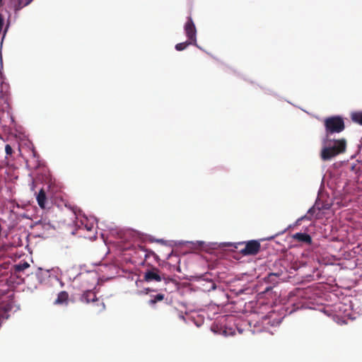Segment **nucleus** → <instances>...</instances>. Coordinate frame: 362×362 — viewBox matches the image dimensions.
<instances>
[{
  "instance_id": "obj_1",
  "label": "nucleus",
  "mask_w": 362,
  "mask_h": 362,
  "mask_svg": "<svg viewBox=\"0 0 362 362\" xmlns=\"http://www.w3.org/2000/svg\"><path fill=\"white\" fill-rule=\"evenodd\" d=\"M329 141L325 142V137L322 139L323 147L320 152L321 159L324 161L329 160L332 158L341 154L346 151V140L344 138L334 139L330 136Z\"/></svg>"
},
{
  "instance_id": "obj_2",
  "label": "nucleus",
  "mask_w": 362,
  "mask_h": 362,
  "mask_svg": "<svg viewBox=\"0 0 362 362\" xmlns=\"http://www.w3.org/2000/svg\"><path fill=\"white\" fill-rule=\"evenodd\" d=\"M325 129V142L331 141L330 136L334 134H338L345 129V124L343 118L340 116H332L324 119Z\"/></svg>"
},
{
  "instance_id": "obj_3",
  "label": "nucleus",
  "mask_w": 362,
  "mask_h": 362,
  "mask_svg": "<svg viewBox=\"0 0 362 362\" xmlns=\"http://www.w3.org/2000/svg\"><path fill=\"white\" fill-rule=\"evenodd\" d=\"M185 35L192 45L197 46V29L191 16L187 18V21L184 26Z\"/></svg>"
},
{
  "instance_id": "obj_4",
  "label": "nucleus",
  "mask_w": 362,
  "mask_h": 362,
  "mask_svg": "<svg viewBox=\"0 0 362 362\" xmlns=\"http://www.w3.org/2000/svg\"><path fill=\"white\" fill-rule=\"evenodd\" d=\"M245 244V247L240 250V253L244 256L256 255L260 250L261 245L257 240H249Z\"/></svg>"
},
{
  "instance_id": "obj_5",
  "label": "nucleus",
  "mask_w": 362,
  "mask_h": 362,
  "mask_svg": "<svg viewBox=\"0 0 362 362\" xmlns=\"http://www.w3.org/2000/svg\"><path fill=\"white\" fill-rule=\"evenodd\" d=\"M163 274L156 267H151L147 269L144 275V280L146 282H160L163 279Z\"/></svg>"
},
{
  "instance_id": "obj_6",
  "label": "nucleus",
  "mask_w": 362,
  "mask_h": 362,
  "mask_svg": "<svg viewBox=\"0 0 362 362\" xmlns=\"http://www.w3.org/2000/svg\"><path fill=\"white\" fill-rule=\"evenodd\" d=\"M293 238L298 242L303 243L307 245L312 243L311 236L305 233H296L293 235Z\"/></svg>"
},
{
  "instance_id": "obj_7",
  "label": "nucleus",
  "mask_w": 362,
  "mask_h": 362,
  "mask_svg": "<svg viewBox=\"0 0 362 362\" xmlns=\"http://www.w3.org/2000/svg\"><path fill=\"white\" fill-rule=\"evenodd\" d=\"M81 300L86 303H89L90 302L97 301L98 299L96 298L95 293L91 291L88 290L86 291L81 297Z\"/></svg>"
},
{
  "instance_id": "obj_8",
  "label": "nucleus",
  "mask_w": 362,
  "mask_h": 362,
  "mask_svg": "<svg viewBox=\"0 0 362 362\" xmlns=\"http://www.w3.org/2000/svg\"><path fill=\"white\" fill-rule=\"evenodd\" d=\"M36 199L39 206L41 209H45L46 208L47 196L43 189H41L40 190L37 195Z\"/></svg>"
},
{
  "instance_id": "obj_9",
  "label": "nucleus",
  "mask_w": 362,
  "mask_h": 362,
  "mask_svg": "<svg viewBox=\"0 0 362 362\" xmlns=\"http://www.w3.org/2000/svg\"><path fill=\"white\" fill-rule=\"evenodd\" d=\"M69 298V294L66 291H61L58 293L57 299L54 300V303L55 305H61L64 303H66Z\"/></svg>"
},
{
  "instance_id": "obj_10",
  "label": "nucleus",
  "mask_w": 362,
  "mask_h": 362,
  "mask_svg": "<svg viewBox=\"0 0 362 362\" xmlns=\"http://www.w3.org/2000/svg\"><path fill=\"white\" fill-rule=\"evenodd\" d=\"M165 298V295L163 293H158L152 296L151 299L148 300V304L151 306L154 305L156 303L162 301Z\"/></svg>"
},
{
  "instance_id": "obj_11",
  "label": "nucleus",
  "mask_w": 362,
  "mask_h": 362,
  "mask_svg": "<svg viewBox=\"0 0 362 362\" xmlns=\"http://www.w3.org/2000/svg\"><path fill=\"white\" fill-rule=\"evenodd\" d=\"M351 118L354 122L362 125V111L353 112Z\"/></svg>"
},
{
  "instance_id": "obj_12",
  "label": "nucleus",
  "mask_w": 362,
  "mask_h": 362,
  "mask_svg": "<svg viewBox=\"0 0 362 362\" xmlns=\"http://www.w3.org/2000/svg\"><path fill=\"white\" fill-rule=\"evenodd\" d=\"M30 264L27 262H19L14 265V270L16 272H21L28 269Z\"/></svg>"
},
{
  "instance_id": "obj_13",
  "label": "nucleus",
  "mask_w": 362,
  "mask_h": 362,
  "mask_svg": "<svg viewBox=\"0 0 362 362\" xmlns=\"http://www.w3.org/2000/svg\"><path fill=\"white\" fill-rule=\"evenodd\" d=\"M315 208L313 206L312 208H310L308 211V213L307 214H305V216L300 217V218L298 219V222H300L304 219H307V220H309L310 221L312 219V216L313 215V214L315 213Z\"/></svg>"
},
{
  "instance_id": "obj_14",
  "label": "nucleus",
  "mask_w": 362,
  "mask_h": 362,
  "mask_svg": "<svg viewBox=\"0 0 362 362\" xmlns=\"http://www.w3.org/2000/svg\"><path fill=\"white\" fill-rule=\"evenodd\" d=\"M192 45L189 40H187L184 42L177 43L175 45V49L177 51H182L185 49L189 45Z\"/></svg>"
},
{
  "instance_id": "obj_15",
  "label": "nucleus",
  "mask_w": 362,
  "mask_h": 362,
  "mask_svg": "<svg viewBox=\"0 0 362 362\" xmlns=\"http://www.w3.org/2000/svg\"><path fill=\"white\" fill-rule=\"evenodd\" d=\"M33 0H26V1L25 3H23V1L20 0L18 6L16 9H20V8H23V6L28 5Z\"/></svg>"
},
{
  "instance_id": "obj_16",
  "label": "nucleus",
  "mask_w": 362,
  "mask_h": 362,
  "mask_svg": "<svg viewBox=\"0 0 362 362\" xmlns=\"http://www.w3.org/2000/svg\"><path fill=\"white\" fill-rule=\"evenodd\" d=\"M5 151L7 155H11L13 153L12 147L9 144H6L5 146Z\"/></svg>"
},
{
  "instance_id": "obj_17",
  "label": "nucleus",
  "mask_w": 362,
  "mask_h": 362,
  "mask_svg": "<svg viewBox=\"0 0 362 362\" xmlns=\"http://www.w3.org/2000/svg\"><path fill=\"white\" fill-rule=\"evenodd\" d=\"M280 274L279 273H270L268 274V279L269 281H272L273 277L279 276Z\"/></svg>"
},
{
  "instance_id": "obj_18",
  "label": "nucleus",
  "mask_w": 362,
  "mask_h": 362,
  "mask_svg": "<svg viewBox=\"0 0 362 362\" xmlns=\"http://www.w3.org/2000/svg\"><path fill=\"white\" fill-rule=\"evenodd\" d=\"M145 291H146L145 293L147 294L149 292H151L152 290L151 288H147L145 289Z\"/></svg>"
},
{
  "instance_id": "obj_19",
  "label": "nucleus",
  "mask_w": 362,
  "mask_h": 362,
  "mask_svg": "<svg viewBox=\"0 0 362 362\" xmlns=\"http://www.w3.org/2000/svg\"><path fill=\"white\" fill-rule=\"evenodd\" d=\"M2 5H3V0H0V8L1 7Z\"/></svg>"
}]
</instances>
